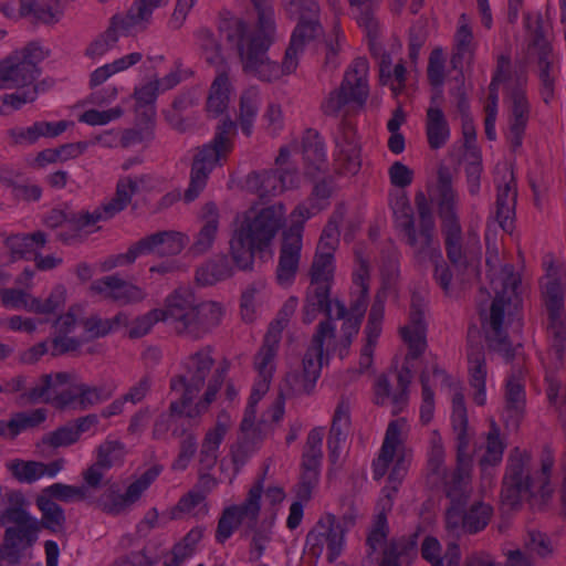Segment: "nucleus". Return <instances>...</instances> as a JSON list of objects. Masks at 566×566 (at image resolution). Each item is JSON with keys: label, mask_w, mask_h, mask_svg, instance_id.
Segmentation results:
<instances>
[{"label": "nucleus", "mask_w": 566, "mask_h": 566, "mask_svg": "<svg viewBox=\"0 0 566 566\" xmlns=\"http://www.w3.org/2000/svg\"><path fill=\"white\" fill-rule=\"evenodd\" d=\"M504 443L500 438V430L493 422L486 437V450L480 460L483 474H486L489 467L497 465L503 458Z\"/></svg>", "instance_id": "nucleus-54"}, {"label": "nucleus", "mask_w": 566, "mask_h": 566, "mask_svg": "<svg viewBox=\"0 0 566 566\" xmlns=\"http://www.w3.org/2000/svg\"><path fill=\"white\" fill-rule=\"evenodd\" d=\"M258 14V22L251 29L241 19L224 22L220 30L228 44L235 50L244 73L260 81L272 82L282 75L293 73L304 48L323 34L319 22V7L315 0H296L284 3L290 12L298 13V22L292 33L290 44L281 65L271 61L268 50L275 40V19L272 0H251Z\"/></svg>", "instance_id": "nucleus-1"}, {"label": "nucleus", "mask_w": 566, "mask_h": 566, "mask_svg": "<svg viewBox=\"0 0 566 566\" xmlns=\"http://www.w3.org/2000/svg\"><path fill=\"white\" fill-rule=\"evenodd\" d=\"M464 505H450L446 512V527L458 537L483 531L493 515L492 506L482 501H475L467 510L463 509Z\"/></svg>", "instance_id": "nucleus-16"}, {"label": "nucleus", "mask_w": 566, "mask_h": 566, "mask_svg": "<svg viewBox=\"0 0 566 566\" xmlns=\"http://www.w3.org/2000/svg\"><path fill=\"white\" fill-rule=\"evenodd\" d=\"M324 438L323 428L312 429L306 438L302 452L301 465L319 467L323 459L322 443Z\"/></svg>", "instance_id": "nucleus-58"}, {"label": "nucleus", "mask_w": 566, "mask_h": 566, "mask_svg": "<svg viewBox=\"0 0 566 566\" xmlns=\"http://www.w3.org/2000/svg\"><path fill=\"white\" fill-rule=\"evenodd\" d=\"M525 408V390L523 384V368L513 366L506 379L504 417L513 426H517Z\"/></svg>", "instance_id": "nucleus-31"}, {"label": "nucleus", "mask_w": 566, "mask_h": 566, "mask_svg": "<svg viewBox=\"0 0 566 566\" xmlns=\"http://www.w3.org/2000/svg\"><path fill=\"white\" fill-rule=\"evenodd\" d=\"M262 492L263 481L259 480L249 490L242 504L231 505L223 510L216 531L218 543L223 544L229 539L239 525H243L244 528H254L256 521H259Z\"/></svg>", "instance_id": "nucleus-13"}, {"label": "nucleus", "mask_w": 566, "mask_h": 566, "mask_svg": "<svg viewBox=\"0 0 566 566\" xmlns=\"http://www.w3.org/2000/svg\"><path fill=\"white\" fill-rule=\"evenodd\" d=\"M132 191H129V184H124L122 179L118 180L116 186L115 196L104 203L102 208L96 210L101 211L102 219H109L116 213L123 211L132 200Z\"/></svg>", "instance_id": "nucleus-63"}, {"label": "nucleus", "mask_w": 566, "mask_h": 566, "mask_svg": "<svg viewBox=\"0 0 566 566\" xmlns=\"http://www.w3.org/2000/svg\"><path fill=\"white\" fill-rule=\"evenodd\" d=\"M125 453L126 450L123 442L107 439L97 447L95 462L111 470L113 467L123 463Z\"/></svg>", "instance_id": "nucleus-56"}, {"label": "nucleus", "mask_w": 566, "mask_h": 566, "mask_svg": "<svg viewBox=\"0 0 566 566\" xmlns=\"http://www.w3.org/2000/svg\"><path fill=\"white\" fill-rule=\"evenodd\" d=\"M402 427L403 423L399 420L391 421L388 424L379 455L373 462L375 480H380L386 474L389 464L401 446L400 436Z\"/></svg>", "instance_id": "nucleus-34"}, {"label": "nucleus", "mask_w": 566, "mask_h": 566, "mask_svg": "<svg viewBox=\"0 0 566 566\" xmlns=\"http://www.w3.org/2000/svg\"><path fill=\"white\" fill-rule=\"evenodd\" d=\"M71 375L69 373L45 374L39 379V382L29 391L22 395L29 402H51L56 407V396L62 391H57V386L70 382Z\"/></svg>", "instance_id": "nucleus-36"}, {"label": "nucleus", "mask_w": 566, "mask_h": 566, "mask_svg": "<svg viewBox=\"0 0 566 566\" xmlns=\"http://www.w3.org/2000/svg\"><path fill=\"white\" fill-rule=\"evenodd\" d=\"M91 289L122 305L142 302L146 297V292L118 275H107L92 283Z\"/></svg>", "instance_id": "nucleus-25"}, {"label": "nucleus", "mask_w": 566, "mask_h": 566, "mask_svg": "<svg viewBox=\"0 0 566 566\" xmlns=\"http://www.w3.org/2000/svg\"><path fill=\"white\" fill-rule=\"evenodd\" d=\"M265 281L260 279L252 282L243 291L241 296V315L244 321L251 322L254 318L256 304L265 291Z\"/></svg>", "instance_id": "nucleus-60"}, {"label": "nucleus", "mask_w": 566, "mask_h": 566, "mask_svg": "<svg viewBox=\"0 0 566 566\" xmlns=\"http://www.w3.org/2000/svg\"><path fill=\"white\" fill-rule=\"evenodd\" d=\"M418 211V226L413 218V210L405 196L396 198L391 202L397 229L405 243L411 249L415 259L419 263L433 260L440 255L439 241L436 238V222L431 207L422 192L415 198Z\"/></svg>", "instance_id": "nucleus-7"}, {"label": "nucleus", "mask_w": 566, "mask_h": 566, "mask_svg": "<svg viewBox=\"0 0 566 566\" xmlns=\"http://www.w3.org/2000/svg\"><path fill=\"white\" fill-rule=\"evenodd\" d=\"M426 301L418 294L413 293L411 296L409 324L401 327L400 333L403 340L409 346V353L406 356V361L396 374L397 386L392 388L388 376L380 375L375 384V403L385 406L392 405V412L398 413L408 402L409 386L412 380V371L408 365L409 359H417L424 350V312Z\"/></svg>", "instance_id": "nucleus-4"}, {"label": "nucleus", "mask_w": 566, "mask_h": 566, "mask_svg": "<svg viewBox=\"0 0 566 566\" xmlns=\"http://www.w3.org/2000/svg\"><path fill=\"white\" fill-rule=\"evenodd\" d=\"M120 30L118 20L112 18L109 27L98 35L86 49L85 55L90 59H98L113 49L117 41V31Z\"/></svg>", "instance_id": "nucleus-55"}, {"label": "nucleus", "mask_w": 566, "mask_h": 566, "mask_svg": "<svg viewBox=\"0 0 566 566\" xmlns=\"http://www.w3.org/2000/svg\"><path fill=\"white\" fill-rule=\"evenodd\" d=\"M531 35L527 44L526 56L534 65L535 74L539 83V94L548 104L555 96L560 78V57L546 38L541 15H537L533 24L528 23Z\"/></svg>", "instance_id": "nucleus-11"}, {"label": "nucleus", "mask_w": 566, "mask_h": 566, "mask_svg": "<svg viewBox=\"0 0 566 566\" xmlns=\"http://www.w3.org/2000/svg\"><path fill=\"white\" fill-rule=\"evenodd\" d=\"M426 136L431 149H440L450 138V126L447 117L436 103V97H431L430 106L426 114Z\"/></svg>", "instance_id": "nucleus-33"}, {"label": "nucleus", "mask_w": 566, "mask_h": 566, "mask_svg": "<svg viewBox=\"0 0 566 566\" xmlns=\"http://www.w3.org/2000/svg\"><path fill=\"white\" fill-rule=\"evenodd\" d=\"M128 322V316L125 313H118L113 318H102L97 315H92L83 319L82 325L90 338H99L117 331L120 326H127Z\"/></svg>", "instance_id": "nucleus-49"}, {"label": "nucleus", "mask_w": 566, "mask_h": 566, "mask_svg": "<svg viewBox=\"0 0 566 566\" xmlns=\"http://www.w3.org/2000/svg\"><path fill=\"white\" fill-rule=\"evenodd\" d=\"M235 135L237 124L227 116L217 125L213 138L196 148L189 186L184 193L185 202H192L203 191L212 170L217 166H221L233 150Z\"/></svg>", "instance_id": "nucleus-9"}, {"label": "nucleus", "mask_w": 566, "mask_h": 566, "mask_svg": "<svg viewBox=\"0 0 566 566\" xmlns=\"http://www.w3.org/2000/svg\"><path fill=\"white\" fill-rule=\"evenodd\" d=\"M496 252L488 251L486 266L489 269L491 289L494 292V300L490 313L481 311L482 326L486 333L489 347L501 354L506 361L514 357V349L509 340L507 333L503 327L505 314L520 304L517 289L521 277L514 272L512 264L497 266Z\"/></svg>", "instance_id": "nucleus-3"}, {"label": "nucleus", "mask_w": 566, "mask_h": 566, "mask_svg": "<svg viewBox=\"0 0 566 566\" xmlns=\"http://www.w3.org/2000/svg\"><path fill=\"white\" fill-rule=\"evenodd\" d=\"M227 370V364L223 367L217 368L208 384L203 398L193 406H191V402L187 406L185 415L190 419V422L199 426L201 416L208 410L210 403L214 401L217 394L224 381Z\"/></svg>", "instance_id": "nucleus-39"}, {"label": "nucleus", "mask_w": 566, "mask_h": 566, "mask_svg": "<svg viewBox=\"0 0 566 566\" xmlns=\"http://www.w3.org/2000/svg\"><path fill=\"white\" fill-rule=\"evenodd\" d=\"M212 348L205 346L189 355L182 363L184 373L170 379V389L184 395L185 402H192L202 389L214 359Z\"/></svg>", "instance_id": "nucleus-12"}, {"label": "nucleus", "mask_w": 566, "mask_h": 566, "mask_svg": "<svg viewBox=\"0 0 566 566\" xmlns=\"http://www.w3.org/2000/svg\"><path fill=\"white\" fill-rule=\"evenodd\" d=\"M166 3L165 0H134L125 15L116 14L120 30L125 33L145 30L153 11Z\"/></svg>", "instance_id": "nucleus-32"}, {"label": "nucleus", "mask_w": 566, "mask_h": 566, "mask_svg": "<svg viewBox=\"0 0 566 566\" xmlns=\"http://www.w3.org/2000/svg\"><path fill=\"white\" fill-rule=\"evenodd\" d=\"M132 191H129V184H124L122 179L118 180L116 186L115 196L104 203L102 208L96 210L101 211L102 219H109L116 213L123 211L132 200Z\"/></svg>", "instance_id": "nucleus-62"}, {"label": "nucleus", "mask_w": 566, "mask_h": 566, "mask_svg": "<svg viewBox=\"0 0 566 566\" xmlns=\"http://www.w3.org/2000/svg\"><path fill=\"white\" fill-rule=\"evenodd\" d=\"M334 336V324L329 321L321 322L312 337L311 345L304 355L302 361V375H304L310 380H313L314 385L316 384L322 369L324 340L326 337L332 338Z\"/></svg>", "instance_id": "nucleus-27"}, {"label": "nucleus", "mask_w": 566, "mask_h": 566, "mask_svg": "<svg viewBox=\"0 0 566 566\" xmlns=\"http://www.w3.org/2000/svg\"><path fill=\"white\" fill-rule=\"evenodd\" d=\"M542 301L545 314L566 313V273L554 265H549L541 281Z\"/></svg>", "instance_id": "nucleus-26"}, {"label": "nucleus", "mask_w": 566, "mask_h": 566, "mask_svg": "<svg viewBox=\"0 0 566 566\" xmlns=\"http://www.w3.org/2000/svg\"><path fill=\"white\" fill-rule=\"evenodd\" d=\"M48 417V409L38 408L28 411L15 412L11 416V427H13V431L15 438L24 431L38 428L42 424Z\"/></svg>", "instance_id": "nucleus-59"}, {"label": "nucleus", "mask_w": 566, "mask_h": 566, "mask_svg": "<svg viewBox=\"0 0 566 566\" xmlns=\"http://www.w3.org/2000/svg\"><path fill=\"white\" fill-rule=\"evenodd\" d=\"M442 233L444 235V244L447 256L451 264L460 272L470 266H474V258L469 256L462 251L461 247V226L458 217L441 218Z\"/></svg>", "instance_id": "nucleus-30"}, {"label": "nucleus", "mask_w": 566, "mask_h": 566, "mask_svg": "<svg viewBox=\"0 0 566 566\" xmlns=\"http://www.w3.org/2000/svg\"><path fill=\"white\" fill-rule=\"evenodd\" d=\"M554 460L547 454L542 459L541 471L536 478L531 475V455L515 448L507 457L505 474L502 481L501 499L510 509L518 506L523 500L539 499L545 505L552 499L554 489L551 484V472Z\"/></svg>", "instance_id": "nucleus-6"}, {"label": "nucleus", "mask_w": 566, "mask_h": 566, "mask_svg": "<svg viewBox=\"0 0 566 566\" xmlns=\"http://www.w3.org/2000/svg\"><path fill=\"white\" fill-rule=\"evenodd\" d=\"M14 53L6 57L9 66L11 87L30 86L39 76V69L32 62L21 60Z\"/></svg>", "instance_id": "nucleus-47"}, {"label": "nucleus", "mask_w": 566, "mask_h": 566, "mask_svg": "<svg viewBox=\"0 0 566 566\" xmlns=\"http://www.w3.org/2000/svg\"><path fill=\"white\" fill-rule=\"evenodd\" d=\"M108 469L99 465L97 462L91 464L86 470L82 472L84 493L88 502H92L94 493L103 488H107L112 484L111 479L106 476Z\"/></svg>", "instance_id": "nucleus-53"}, {"label": "nucleus", "mask_w": 566, "mask_h": 566, "mask_svg": "<svg viewBox=\"0 0 566 566\" xmlns=\"http://www.w3.org/2000/svg\"><path fill=\"white\" fill-rule=\"evenodd\" d=\"M284 216L282 203L244 213L229 242L231 258L240 270H252L255 253L263 252L271 244L283 224Z\"/></svg>", "instance_id": "nucleus-5"}, {"label": "nucleus", "mask_w": 566, "mask_h": 566, "mask_svg": "<svg viewBox=\"0 0 566 566\" xmlns=\"http://www.w3.org/2000/svg\"><path fill=\"white\" fill-rule=\"evenodd\" d=\"M302 151L307 174L314 175L316 171L325 170L326 153L324 143L316 130L307 129L305 132L302 138Z\"/></svg>", "instance_id": "nucleus-38"}, {"label": "nucleus", "mask_w": 566, "mask_h": 566, "mask_svg": "<svg viewBox=\"0 0 566 566\" xmlns=\"http://www.w3.org/2000/svg\"><path fill=\"white\" fill-rule=\"evenodd\" d=\"M276 352L273 349L260 348L255 355L254 367L258 371L259 379L254 382L252 392L264 396L269 390L270 381L274 371V357Z\"/></svg>", "instance_id": "nucleus-48"}, {"label": "nucleus", "mask_w": 566, "mask_h": 566, "mask_svg": "<svg viewBox=\"0 0 566 566\" xmlns=\"http://www.w3.org/2000/svg\"><path fill=\"white\" fill-rule=\"evenodd\" d=\"M114 389L105 386H90L85 382L72 384L67 389L56 396V408H72L74 410H87L88 408L108 400Z\"/></svg>", "instance_id": "nucleus-21"}, {"label": "nucleus", "mask_w": 566, "mask_h": 566, "mask_svg": "<svg viewBox=\"0 0 566 566\" xmlns=\"http://www.w3.org/2000/svg\"><path fill=\"white\" fill-rule=\"evenodd\" d=\"M439 189V217H455V192L451 185V174L448 168H440L438 171Z\"/></svg>", "instance_id": "nucleus-51"}, {"label": "nucleus", "mask_w": 566, "mask_h": 566, "mask_svg": "<svg viewBox=\"0 0 566 566\" xmlns=\"http://www.w3.org/2000/svg\"><path fill=\"white\" fill-rule=\"evenodd\" d=\"M36 504L42 512L43 526L53 532L60 531L65 523L63 509L52 499L39 496Z\"/></svg>", "instance_id": "nucleus-57"}, {"label": "nucleus", "mask_w": 566, "mask_h": 566, "mask_svg": "<svg viewBox=\"0 0 566 566\" xmlns=\"http://www.w3.org/2000/svg\"><path fill=\"white\" fill-rule=\"evenodd\" d=\"M261 103L260 91L256 86L245 88L239 99V113L237 117V126L239 125L242 133L250 137L253 132L254 122L259 113Z\"/></svg>", "instance_id": "nucleus-37"}, {"label": "nucleus", "mask_w": 566, "mask_h": 566, "mask_svg": "<svg viewBox=\"0 0 566 566\" xmlns=\"http://www.w3.org/2000/svg\"><path fill=\"white\" fill-rule=\"evenodd\" d=\"M42 462L13 460L8 464L11 474L22 483H33L43 476Z\"/></svg>", "instance_id": "nucleus-64"}, {"label": "nucleus", "mask_w": 566, "mask_h": 566, "mask_svg": "<svg viewBox=\"0 0 566 566\" xmlns=\"http://www.w3.org/2000/svg\"><path fill=\"white\" fill-rule=\"evenodd\" d=\"M546 334L548 368L557 370L563 366L566 349V313L546 314Z\"/></svg>", "instance_id": "nucleus-29"}, {"label": "nucleus", "mask_w": 566, "mask_h": 566, "mask_svg": "<svg viewBox=\"0 0 566 566\" xmlns=\"http://www.w3.org/2000/svg\"><path fill=\"white\" fill-rule=\"evenodd\" d=\"M349 402L342 399L334 411L332 426L327 438L328 460L332 465L338 464L342 447L346 441L350 426Z\"/></svg>", "instance_id": "nucleus-28"}, {"label": "nucleus", "mask_w": 566, "mask_h": 566, "mask_svg": "<svg viewBox=\"0 0 566 566\" xmlns=\"http://www.w3.org/2000/svg\"><path fill=\"white\" fill-rule=\"evenodd\" d=\"M335 161L346 174L355 175L361 164L360 146L356 137L355 126L343 118L334 134Z\"/></svg>", "instance_id": "nucleus-20"}, {"label": "nucleus", "mask_w": 566, "mask_h": 566, "mask_svg": "<svg viewBox=\"0 0 566 566\" xmlns=\"http://www.w3.org/2000/svg\"><path fill=\"white\" fill-rule=\"evenodd\" d=\"M161 468L154 465L147 469L137 480L132 482L124 493H120L116 483L109 484L104 493L91 503H95L103 512L109 515H119L128 511L158 478Z\"/></svg>", "instance_id": "nucleus-14"}, {"label": "nucleus", "mask_w": 566, "mask_h": 566, "mask_svg": "<svg viewBox=\"0 0 566 566\" xmlns=\"http://www.w3.org/2000/svg\"><path fill=\"white\" fill-rule=\"evenodd\" d=\"M495 182L497 187L495 218L503 230L511 231L515 216L517 191L514 174L510 166L503 165L496 168Z\"/></svg>", "instance_id": "nucleus-19"}, {"label": "nucleus", "mask_w": 566, "mask_h": 566, "mask_svg": "<svg viewBox=\"0 0 566 566\" xmlns=\"http://www.w3.org/2000/svg\"><path fill=\"white\" fill-rule=\"evenodd\" d=\"M6 507L0 513V524L7 525L35 520L28 512L29 502L24 494L18 490H10L4 495Z\"/></svg>", "instance_id": "nucleus-42"}, {"label": "nucleus", "mask_w": 566, "mask_h": 566, "mask_svg": "<svg viewBox=\"0 0 566 566\" xmlns=\"http://www.w3.org/2000/svg\"><path fill=\"white\" fill-rule=\"evenodd\" d=\"M331 294L321 287H307L304 306L302 310V321L311 324L318 315L324 313L331 323L332 318H344L347 315L346 306L339 300H331Z\"/></svg>", "instance_id": "nucleus-24"}, {"label": "nucleus", "mask_w": 566, "mask_h": 566, "mask_svg": "<svg viewBox=\"0 0 566 566\" xmlns=\"http://www.w3.org/2000/svg\"><path fill=\"white\" fill-rule=\"evenodd\" d=\"M298 305V300L295 296L289 297L277 313V317L269 326L268 333L264 336L262 348L273 349L277 353L279 344L281 340V333L287 325L290 318L295 313Z\"/></svg>", "instance_id": "nucleus-43"}, {"label": "nucleus", "mask_w": 566, "mask_h": 566, "mask_svg": "<svg viewBox=\"0 0 566 566\" xmlns=\"http://www.w3.org/2000/svg\"><path fill=\"white\" fill-rule=\"evenodd\" d=\"M102 220L99 210L73 211L70 209H52L44 217V224L51 229L61 228L57 238L65 244H72L81 239V232Z\"/></svg>", "instance_id": "nucleus-17"}, {"label": "nucleus", "mask_w": 566, "mask_h": 566, "mask_svg": "<svg viewBox=\"0 0 566 566\" xmlns=\"http://www.w3.org/2000/svg\"><path fill=\"white\" fill-rule=\"evenodd\" d=\"M222 315L223 310L219 303H197L195 294L189 289L180 287L166 297L165 308H155L135 318L128 329V336L143 337L156 323L164 322L176 334L197 340L217 327Z\"/></svg>", "instance_id": "nucleus-2"}, {"label": "nucleus", "mask_w": 566, "mask_h": 566, "mask_svg": "<svg viewBox=\"0 0 566 566\" xmlns=\"http://www.w3.org/2000/svg\"><path fill=\"white\" fill-rule=\"evenodd\" d=\"M261 436L256 431L242 433V437L231 447L230 455L234 467V475L248 462L250 457L258 450Z\"/></svg>", "instance_id": "nucleus-50"}, {"label": "nucleus", "mask_w": 566, "mask_h": 566, "mask_svg": "<svg viewBox=\"0 0 566 566\" xmlns=\"http://www.w3.org/2000/svg\"><path fill=\"white\" fill-rule=\"evenodd\" d=\"M231 84L224 70L216 75L207 98V112L212 117L222 115L229 106Z\"/></svg>", "instance_id": "nucleus-40"}, {"label": "nucleus", "mask_w": 566, "mask_h": 566, "mask_svg": "<svg viewBox=\"0 0 566 566\" xmlns=\"http://www.w3.org/2000/svg\"><path fill=\"white\" fill-rule=\"evenodd\" d=\"M187 244L185 234L178 231H158L146 235L132 244L129 249L115 258L113 266L133 263L138 256L157 254L159 256H174L179 254Z\"/></svg>", "instance_id": "nucleus-15"}, {"label": "nucleus", "mask_w": 566, "mask_h": 566, "mask_svg": "<svg viewBox=\"0 0 566 566\" xmlns=\"http://www.w3.org/2000/svg\"><path fill=\"white\" fill-rule=\"evenodd\" d=\"M468 369L470 375V385L475 389L473 400L476 405L483 406L486 400L485 379L486 364L483 346L480 344L470 345L468 349Z\"/></svg>", "instance_id": "nucleus-35"}, {"label": "nucleus", "mask_w": 566, "mask_h": 566, "mask_svg": "<svg viewBox=\"0 0 566 566\" xmlns=\"http://www.w3.org/2000/svg\"><path fill=\"white\" fill-rule=\"evenodd\" d=\"M12 524L13 526H9L4 531L0 553L2 558L17 563L21 554L36 542L40 525L36 518L31 522Z\"/></svg>", "instance_id": "nucleus-22"}, {"label": "nucleus", "mask_w": 566, "mask_h": 566, "mask_svg": "<svg viewBox=\"0 0 566 566\" xmlns=\"http://www.w3.org/2000/svg\"><path fill=\"white\" fill-rule=\"evenodd\" d=\"M20 14L22 17L33 15L43 23H55L60 20L63 8L59 2L53 8L50 4H40L36 0H20Z\"/></svg>", "instance_id": "nucleus-52"}, {"label": "nucleus", "mask_w": 566, "mask_h": 566, "mask_svg": "<svg viewBox=\"0 0 566 566\" xmlns=\"http://www.w3.org/2000/svg\"><path fill=\"white\" fill-rule=\"evenodd\" d=\"M276 170H262L251 172L245 180L248 190L256 193L261 198L276 196L283 192V186L280 184Z\"/></svg>", "instance_id": "nucleus-45"}, {"label": "nucleus", "mask_w": 566, "mask_h": 566, "mask_svg": "<svg viewBox=\"0 0 566 566\" xmlns=\"http://www.w3.org/2000/svg\"><path fill=\"white\" fill-rule=\"evenodd\" d=\"M345 527L334 515L321 518L306 535V546L313 556H321L327 547V559L333 563L339 557L344 547Z\"/></svg>", "instance_id": "nucleus-18"}, {"label": "nucleus", "mask_w": 566, "mask_h": 566, "mask_svg": "<svg viewBox=\"0 0 566 566\" xmlns=\"http://www.w3.org/2000/svg\"><path fill=\"white\" fill-rule=\"evenodd\" d=\"M202 219L203 226L193 243V250L199 253L206 252L211 248L218 232L219 213L213 202H208L203 206Z\"/></svg>", "instance_id": "nucleus-44"}, {"label": "nucleus", "mask_w": 566, "mask_h": 566, "mask_svg": "<svg viewBox=\"0 0 566 566\" xmlns=\"http://www.w3.org/2000/svg\"><path fill=\"white\" fill-rule=\"evenodd\" d=\"M301 250L302 228L300 226L290 227L283 234L276 269V279L281 285H289L293 282L298 269Z\"/></svg>", "instance_id": "nucleus-23"}, {"label": "nucleus", "mask_w": 566, "mask_h": 566, "mask_svg": "<svg viewBox=\"0 0 566 566\" xmlns=\"http://www.w3.org/2000/svg\"><path fill=\"white\" fill-rule=\"evenodd\" d=\"M451 424L457 441L455 469L448 471L443 478L433 480L431 485L442 486L451 505L465 504L469 497L470 454L469 446L471 436L468 429V413L464 396L459 387L452 396Z\"/></svg>", "instance_id": "nucleus-8"}, {"label": "nucleus", "mask_w": 566, "mask_h": 566, "mask_svg": "<svg viewBox=\"0 0 566 566\" xmlns=\"http://www.w3.org/2000/svg\"><path fill=\"white\" fill-rule=\"evenodd\" d=\"M428 480L431 484L433 480L443 478L448 472L444 467V449L442 446L441 438L438 434L431 440V449L428 457L427 463Z\"/></svg>", "instance_id": "nucleus-61"}, {"label": "nucleus", "mask_w": 566, "mask_h": 566, "mask_svg": "<svg viewBox=\"0 0 566 566\" xmlns=\"http://www.w3.org/2000/svg\"><path fill=\"white\" fill-rule=\"evenodd\" d=\"M368 72L367 59L356 57L345 71L340 85L322 102L323 113L337 117L364 108L369 96Z\"/></svg>", "instance_id": "nucleus-10"}, {"label": "nucleus", "mask_w": 566, "mask_h": 566, "mask_svg": "<svg viewBox=\"0 0 566 566\" xmlns=\"http://www.w3.org/2000/svg\"><path fill=\"white\" fill-rule=\"evenodd\" d=\"M334 254L329 252H316L311 266L310 289L321 287L331 294L334 277Z\"/></svg>", "instance_id": "nucleus-41"}, {"label": "nucleus", "mask_w": 566, "mask_h": 566, "mask_svg": "<svg viewBox=\"0 0 566 566\" xmlns=\"http://www.w3.org/2000/svg\"><path fill=\"white\" fill-rule=\"evenodd\" d=\"M231 275L232 268L229 260L223 255L203 263L196 271V280L203 286L213 285Z\"/></svg>", "instance_id": "nucleus-46"}]
</instances>
